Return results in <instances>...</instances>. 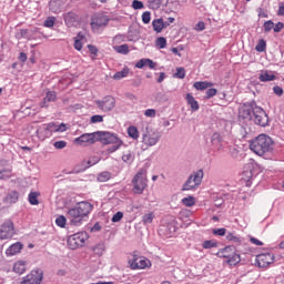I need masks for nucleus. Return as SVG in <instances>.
<instances>
[{"mask_svg": "<svg viewBox=\"0 0 284 284\" xmlns=\"http://www.w3.org/2000/svg\"><path fill=\"white\" fill-rule=\"evenodd\" d=\"M88 50L90 54H93V57L99 54V49L94 44H88Z\"/></svg>", "mask_w": 284, "mask_h": 284, "instance_id": "603ef678", "label": "nucleus"}, {"mask_svg": "<svg viewBox=\"0 0 284 284\" xmlns=\"http://www.w3.org/2000/svg\"><path fill=\"white\" fill-rule=\"evenodd\" d=\"M242 179H244V181H250V179H252V171H244L242 173Z\"/></svg>", "mask_w": 284, "mask_h": 284, "instance_id": "680f3d73", "label": "nucleus"}, {"mask_svg": "<svg viewBox=\"0 0 284 284\" xmlns=\"http://www.w3.org/2000/svg\"><path fill=\"white\" fill-rule=\"evenodd\" d=\"M278 17H284V3H280L278 10H277Z\"/></svg>", "mask_w": 284, "mask_h": 284, "instance_id": "774afa93", "label": "nucleus"}, {"mask_svg": "<svg viewBox=\"0 0 284 284\" xmlns=\"http://www.w3.org/2000/svg\"><path fill=\"white\" fill-rule=\"evenodd\" d=\"M14 236V223L12 220L4 221L0 226V239L6 241Z\"/></svg>", "mask_w": 284, "mask_h": 284, "instance_id": "f8f14e48", "label": "nucleus"}, {"mask_svg": "<svg viewBox=\"0 0 284 284\" xmlns=\"http://www.w3.org/2000/svg\"><path fill=\"white\" fill-rule=\"evenodd\" d=\"M155 45L160 50H163V48H166V45H168V40L164 37H160L156 39Z\"/></svg>", "mask_w": 284, "mask_h": 284, "instance_id": "ea45409f", "label": "nucleus"}, {"mask_svg": "<svg viewBox=\"0 0 284 284\" xmlns=\"http://www.w3.org/2000/svg\"><path fill=\"white\" fill-rule=\"evenodd\" d=\"M274 79H276V75H274L270 71H261V73L258 75V80L262 81L263 83H265L267 81H274Z\"/></svg>", "mask_w": 284, "mask_h": 284, "instance_id": "393cba45", "label": "nucleus"}, {"mask_svg": "<svg viewBox=\"0 0 284 284\" xmlns=\"http://www.w3.org/2000/svg\"><path fill=\"white\" fill-rule=\"evenodd\" d=\"M131 270H145L152 267V262L146 257H140L136 252H133L132 258L129 260Z\"/></svg>", "mask_w": 284, "mask_h": 284, "instance_id": "0eeeda50", "label": "nucleus"}, {"mask_svg": "<svg viewBox=\"0 0 284 284\" xmlns=\"http://www.w3.org/2000/svg\"><path fill=\"white\" fill-rule=\"evenodd\" d=\"M43 281V271L41 268L32 270L27 276L23 277L21 284H41Z\"/></svg>", "mask_w": 284, "mask_h": 284, "instance_id": "4468645a", "label": "nucleus"}, {"mask_svg": "<svg viewBox=\"0 0 284 284\" xmlns=\"http://www.w3.org/2000/svg\"><path fill=\"white\" fill-rule=\"evenodd\" d=\"M154 221V213H146L142 216V223H144V225H148L150 223H152Z\"/></svg>", "mask_w": 284, "mask_h": 284, "instance_id": "a19ab883", "label": "nucleus"}, {"mask_svg": "<svg viewBox=\"0 0 284 284\" xmlns=\"http://www.w3.org/2000/svg\"><path fill=\"white\" fill-rule=\"evenodd\" d=\"M226 241H229L230 243H241V236L239 234H236L235 232H229L226 234Z\"/></svg>", "mask_w": 284, "mask_h": 284, "instance_id": "c756f323", "label": "nucleus"}, {"mask_svg": "<svg viewBox=\"0 0 284 284\" xmlns=\"http://www.w3.org/2000/svg\"><path fill=\"white\" fill-rule=\"evenodd\" d=\"M48 132H65V124H57L54 122L48 123L45 125Z\"/></svg>", "mask_w": 284, "mask_h": 284, "instance_id": "4be33fe9", "label": "nucleus"}, {"mask_svg": "<svg viewBox=\"0 0 284 284\" xmlns=\"http://www.w3.org/2000/svg\"><path fill=\"white\" fill-rule=\"evenodd\" d=\"M21 250H23V244H21V242H18L8 247L6 254L7 256H14V254H19Z\"/></svg>", "mask_w": 284, "mask_h": 284, "instance_id": "412c9836", "label": "nucleus"}, {"mask_svg": "<svg viewBox=\"0 0 284 284\" xmlns=\"http://www.w3.org/2000/svg\"><path fill=\"white\" fill-rule=\"evenodd\" d=\"M253 121L255 125H260L261 128H266L270 123V118L267 116V113H265V110L261 106H255L253 111Z\"/></svg>", "mask_w": 284, "mask_h": 284, "instance_id": "1a4fd4ad", "label": "nucleus"}, {"mask_svg": "<svg viewBox=\"0 0 284 284\" xmlns=\"http://www.w3.org/2000/svg\"><path fill=\"white\" fill-rule=\"evenodd\" d=\"M273 92H274L277 97H283V88H281V87H274V88H273Z\"/></svg>", "mask_w": 284, "mask_h": 284, "instance_id": "0e129e2a", "label": "nucleus"}, {"mask_svg": "<svg viewBox=\"0 0 284 284\" xmlns=\"http://www.w3.org/2000/svg\"><path fill=\"white\" fill-rule=\"evenodd\" d=\"M98 141V131L93 133H84L80 135L79 138L74 139V143L77 145L88 146V145H94Z\"/></svg>", "mask_w": 284, "mask_h": 284, "instance_id": "ddd939ff", "label": "nucleus"}, {"mask_svg": "<svg viewBox=\"0 0 284 284\" xmlns=\"http://www.w3.org/2000/svg\"><path fill=\"white\" fill-rule=\"evenodd\" d=\"M111 145H112V146H110V148L108 149V152H110V153L112 154L113 152H116V150H119V148H121V145H123V144L112 143Z\"/></svg>", "mask_w": 284, "mask_h": 284, "instance_id": "bf43d9fd", "label": "nucleus"}, {"mask_svg": "<svg viewBox=\"0 0 284 284\" xmlns=\"http://www.w3.org/2000/svg\"><path fill=\"white\" fill-rule=\"evenodd\" d=\"M150 21H152V13L150 11L143 12L142 13V23L148 26V23H150Z\"/></svg>", "mask_w": 284, "mask_h": 284, "instance_id": "a18cd8bd", "label": "nucleus"}, {"mask_svg": "<svg viewBox=\"0 0 284 284\" xmlns=\"http://www.w3.org/2000/svg\"><path fill=\"white\" fill-rule=\"evenodd\" d=\"M195 30L196 32H203V30H205V22L203 21L197 22L195 26Z\"/></svg>", "mask_w": 284, "mask_h": 284, "instance_id": "13d9d810", "label": "nucleus"}, {"mask_svg": "<svg viewBox=\"0 0 284 284\" xmlns=\"http://www.w3.org/2000/svg\"><path fill=\"white\" fill-rule=\"evenodd\" d=\"M114 50L119 54H129L130 53V47L128 44H121V45L114 47Z\"/></svg>", "mask_w": 284, "mask_h": 284, "instance_id": "c9c22d12", "label": "nucleus"}, {"mask_svg": "<svg viewBox=\"0 0 284 284\" xmlns=\"http://www.w3.org/2000/svg\"><path fill=\"white\" fill-rule=\"evenodd\" d=\"M214 85V83L212 82H195L193 84V87L195 88V90H207V88H212Z\"/></svg>", "mask_w": 284, "mask_h": 284, "instance_id": "2f4dec72", "label": "nucleus"}, {"mask_svg": "<svg viewBox=\"0 0 284 284\" xmlns=\"http://www.w3.org/2000/svg\"><path fill=\"white\" fill-rule=\"evenodd\" d=\"M123 219V212H116L112 217V223H119Z\"/></svg>", "mask_w": 284, "mask_h": 284, "instance_id": "864d4df0", "label": "nucleus"}, {"mask_svg": "<svg viewBox=\"0 0 284 284\" xmlns=\"http://www.w3.org/2000/svg\"><path fill=\"white\" fill-rule=\"evenodd\" d=\"M83 39H85V36H83L82 32H79L74 38L73 47H74V50H78V52H81V50H83V42H81L83 41Z\"/></svg>", "mask_w": 284, "mask_h": 284, "instance_id": "b1692460", "label": "nucleus"}, {"mask_svg": "<svg viewBox=\"0 0 284 284\" xmlns=\"http://www.w3.org/2000/svg\"><path fill=\"white\" fill-rule=\"evenodd\" d=\"M250 241H251V243H252L253 245L263 246V242H261V241H260L258 239H256V237H251Z\"/></svg>", "mask_w": 284, "mask_h": 284, "instance_id": "69168bd1", "label": "nucleus"}, {"mask_svg": "<svg viewBox=\"0 0 284 284\" xmlns=\"http://www.w3.org/2000/svg\"><path fill=\"white\" fill-rule=\"evenodd\" d=\"M223 139L221 138L220 133H213L211 138V143L215 150H221L223 145L221 144Z\"/></svg>", "mask_w": 284, "mask_h": 284, "instance_id": "5701e85b", "label": "nucleus"}, {"mask_svg": "<svg viewBox=\"0 0 284 284\" xmlns=\"http://www.w3.org/2000/svg\"><path fill=\"white\" fill-rule=\"evenodd\" d=\"M29 203H30V205H39V193L38 192H31L29 194Z\"/></svg>", "mask_w": 284, "mask_h": 284, "instance_id": "4c0bfd02", "label": "nucleus"}, {"mask_svg": "<svg viewBox=\"0 0 284 284\" xmlns=\"http://www.w3.org/2000/svg\"><path fill=\"white\" fill-rule=\"evenodd\" d=\"M256 52H265L267 50V42L264 39L258 40L257 44L255 45Z\"/></svg>", "mask_w": 284, "mask_h": 284, "instance_id": "e433bc0d", "label": "nucleus"}, {"mask_svg": "<svg viewBox=\"0 0 284 284\" xmlns=\"http://www.w3.org/2000/svg\"><path fill=\"white\" fill-rule=\"evenodd\" d=\"M186 101L189 105H191L192 112H196L199 110V101H196L192 94H186Z\"/></svg>", "mask_w": 284, "mask_h": 284, "instance_id": "cd10ccee", "label": "nucleus"}, {"mask_svg": "<svg viewBox=\"0 0 284 284\" xmlns=\"http://www.w3.org/2000/svg\"><path fill=\"white\" fill-rule=\"evenodd\" d=\"M216 89H209L207 91H206V99H212V97H216Z\"/></svg>", "mask_w": 284, "mask_h": 284, "instance_id": "052dcab7", "label": "nucleus"}, {"mask_svg": "<svg viewBox=\"0 0 284 284\" xmlns=\"http://www.w3.org/2000/svg\"><path fill=\"white\" fill-rule=\"evenodd\" d=\"M213 234L214 236H225V234H227V230L225 229H214L213 230Z\"/></svg>", "mask_w": 284, "mask_h": 284, "instance_id": "09e8293b", "label": "nucleus"}, {"mask_svg": "<svg viewBox=\"0 0 284 284\" xmlns=\"http://www.w3.org/2000/svg\"><path fill=\"white\" fill-rule=\"evenodd\" d=\"M95 104L102 112H112L116 106V99L112 95H106L102 100L95 101Z\"/></svg>", "mask_w": 284, "mask_h": 284, "instance_id": "9b49d317", "label": "nucleus"}, {"mask_svg": "<svg viewBox=\"0 0 284 284\" xmlns=\"http://www.w3.org/2000/svg\"><path fill=\"white\" fill-rule=\"evenodd\" d=\"M132 192L133 194H143L145 187H148V172L140 170L132 179Z\"/></svg>", "mask_w": 284, "mask_h": 284, "instance_id": "7ed1b4c3", "label": "nucleus"}, {"mask_svg": "<svg viewBox=\"0 0 284 284\" xmlns=\"http://www.w3.org/2000/svg\"><path fill=\"white\" fill-rule=\"evenodd\" d=\"M203 250H212V247H219L216 240H206L202 244Z\"/></svg>", "mask_w": 284, "mask_h": 284, "instance_id": "72a5a7b5", "label": "nucleus"}, {"mask_svg": "<svg viewBox=\"0 0 284 284\" xmlns=\"http://www.w3.org/2000/svg\"><path fill=\"white\" fill-rule=\"evenodd\" d=\"M108 23H110V17L103 13H95L91 18V23H90L91 30L92 32H99L100 30L108 28Z\"/></svg>", "mask_w": 284, "mask_h": 284, "instance_id": "423d86ee", "label": "nucleus"}, {"mask_svg": "<svg viewBox=\"0 0 284 284\" xmlns=\"http://www.w3.org/2000/svg\"><path fill=\"white\" fill-rule=\"evenodd\" d=\"M162 4H163V0H149L148 1V8L150 10H159Z\"/></svg>", "mask_w": 284, "mask_h": 284, "instance_id": "473e14b6", "label": "nucleus"}, {"mask_svg": "<svg viewBox=\"0 0 284 284\" xmlns=\"http://www.w3.org/2000/svg\"><path fill=\"white\" fill-rule=\"evenodd\" d=\"M146 65H148L151 70H154V68H156V62H153L151 59H146Z\"/></svg>", "mask_w": 284, "mask_h": 284, "instance_id": "338daca9", "label": "nucleus"}, {"mask_svg": "<svg viewBox=\"0 0 284 284\" xmlns=\"http://www.w3.org/2000/svg\"><path fill=\"white\" fill-rule=\"evenodd\" d=\"M144 116H149L150 119H154V116H156V110L154 109H148L144 112Z\"/></svg>", "mask_w": 284, "mask_h": 284, "instance_id": "5fc2aeb1", "label": "nucleus"}, {"mask_svg": "<svg viewBox=\"0 0 284 284\" xmlns=\"http://www.w3.org/2000/svg\"><path fill=\"white\" fill-rule=\"evenodd\" d=\"M26 262H16L13 265V272H16V274H26Z\"/></svg>", "mask_w": 284, "mask_h": 284, "instance_id": "bb28decb", "label": "nucleus"}, {"mask_svg": "<svg viewBox=\"0 0 284 284\" xmlns=\"http://www.w3.org/2000/svg\"><path fill=\"white\" fill-rule=\"evenodd\" d=\"M131 8H133V10H143V8H145V4H143V1L141 0H133Z\"/></svg>", "mask_w": 284, "mask_h": 284, "instance_id": "c03bdc74", "label": "nucleus"}, {"mask_svg": "<svg viewBox=\"0 0 284 284\" xmlns=\"http://www.w3.org/2000/svg\"><path fill=\"white\" fill-rule=\"evenodd\" d=\"M255 106L256 104H244L239 112L240 119H243L244 121H253Z\"/></svg>", "mask_w": 284, "mask_h": 284, "instance_id": "dca6fc26", "label": "nucleus"}, {"mask_svg": "<svg viewBox=\"0 0 284 284\" xmlns=\"http://www.w3.org/2000/svg\"><path fill=\"white\" fill-rule=\"evenodd\" d=\"M274 30V22L272 20L264 22V32H272Z\"/></svg>", "mask_w": 284, "mask_h": 284, "instance_id": "de8ad7c7", "label": "nucleus"}, {"mask_svg": "<svg viewBox=\"0 0 284 284\" xmlns=\"http://www.w3.org/2000/svg\"><path fill=\"white\" fill-rule=\"evenodd\" d=\"M57 21V18L54 17H49L44 21V28H54V22Z\"/></svg>", "mask_w": 284, "mask_h": 284, "instance_id": "49530a36", "label": "nucleus"}, {"mask_svg": "<svg viewBox=\"0 0 284 284\" xmlns=\"http://www.w3.org/2000/svg\"><path fill=\"white\" fill-rule=\"evenodd\" d=\"M275 258L274 253H261L256 256V263L260 267H270Z\"/></svg>", "mask_w": 284, "mask_h": 284, "instance_id": "2eb2a0df", "label": "nucleus"}, {"mask_svg": "<svg viewBox=\"0 0 284 284\" xmlns=\"http://www.w3.org/2000/svg\"><path fill=\"white\" fill-rule=\"evenodd\" d=\"M99 181L105 182V181H110V174L108 172H103L99 175Z\"/></svg>", "mask_w": 284, "mask_h": 284, "instance_id": "4d7b16f0", "label": "nucleus"}, {"mask_svg": "<svg viewBox=\"0 0 284 284\" xmlns=\"http://www.w3.org/2000/svg\"><path fill=\"white\" fill-rule=\"evenodd\" d=\"M128 134L131 139H139V129L136 126H129L128 128Z\"/></svg>", "mask_w": 284, "mask_h": 284, "instance_id": "58836bf2", "label": "nucleus"}, {"mask_svg": "<svg viewBox=\"0 0 284 284\" xmlns=\"http://www.w3.org/2000/svg\"><path fill=\"white\" fill-rule=\"evenodd\" d=\"M52 101H57V92L49 91L40 103V108H48V103H51Z\"/></svg>", "mask_w": 284, "mask_h": 284, "instance_id": "aec40b11", "label": "nucleus"}, {"mask_svg": "<svg viewBox=\"0 0 284 284\" xmlns=\"http://www.w3.org/2000/svg\"><path fill=\"white\" fill-rule=\"evenodd\" d=\"M128 74H130V69L124 68L122 71L115 72L113 75V79H114V81H121V79H125V77H128Z\"/></svg>", "mask_w": 284, "mask_h": 284, "instance_id": "c85d7f7f", "label": "nucleus"}, {"mask_svg": "<svg viewBox=\"0 0 284 284\" xmlns=\"http://www.w3.org/2000/svg\"><path fill=\"white\" fill-rule=\"evenodd\" d=\"M219 258H226L227 265H239L241 263V255L236 253L234 246H226L217 252Z\"/></svg>", "mask_w": 284, "mask_h": 284, "instance_id": "20e7f679", "label": "nucleus"}, {"mask_svg": "<svg viewBox=\"0 0 284 284\" xmlns=\"http://www.w3.org/2000/svg\"><path fill=\"white\" fill-rule=\"evenodd\" d=\"M274 141L267 134H260L253 141L250 142V150L257 154V156H263L267 152H272V146Z\"/></svg>", "mask_w": 284, "mask_h": 284, "instance_id": "f03ea898", "label": "nucleus"}, {"mask_svg": "<svg viewBox=\"0 0 284 284\" xmlns=\"http://www.w3.org/2000/svg\"><path fill=\"white\" fill-rule=\"evenodd\" d=\"M65 145H68L67 141H57L53 143V146L55 148V150H63Z\"/></svg>", "mask_w": 284, "mask_h": 284, "instance_id": "8fccbe9b", "label": "nucleus"}, {"mask_svg": "<svg viewBox=\"0 0 284 284\" xmlns=\"http://www.w3.org/2000/svg\"><path fill=\"white\" fill-rule=\"evenodd\" d=\"M175 79H185V68H176V72L173 74Z\"/></svg>", "mask_w": 284, "mask_h": 284, "instance_id": "37998d69", "label": "nucleus"}, {"mask_svg": "<svg viewBox=\"0 0 284 284\" xmlns=\"http://www.w3.org/2000/svg\"><path fill=\"white\" fill-rule=\"evenodd\" d=\"M145 65H148V59H141L135 63V68H138L139 70H143Z\"/></svg>", "mask_w": 284, "mask_h": 284, "instance_id": "3c124183", "label": "nucleus"}, {"mask_svg": "<svg viewBox=\"0 0 284 284\" xmlns=\"http://www.w3.org/2000/svg\"><path fill=\"white\" fill-rule=\"evenodd\" d=\"M202 181H203V170H199L187 179V181L183 185V190H186V191L196 190V187L201 185Z\"/></svg>", "mask_w": 284, "mask_h": 284, "instance_id": "9d476101", "label": "nucleus"}, {"mask_svg": "<svg viewBox=\"0 0 284 284\" xmlns=\"http://www.w3.org/2000/svg\"><path fill=\"white\" fill-rule=\"evenodd\" d=\"M152 26H153V30L154 32H156L158 34L163 32L164 28H168V26H170V23H165L163 21V18H159L152 21Z\"/></svg>", "mask_w": 284, "mask_h": 284, "instance_id": "a211bd4d", "label": "nucleus"}, {"mask_svg": "<svg viewBox=\"0 0 284 284\" xmlns=\"http://www.w3.org/2000/svg\"><path fill=\"white\" fill-rule=\"evenodd\" d=\"M182 203L185 205V207H194V205H196V199L189 195L187 197L182 199Z\"/></svg>", "mask_w": 284, "mask_h": 284, "instance_id": "7c9ffc66", "label": "nucleus"}, {"mask_svg": "<svg viewBox=\"0 0 284 284\" xmlns=\"http://www.w3.org/2000/svg\"><path fill=\"white\" fill-rule=\"evenodd\" d=\"M101 161V156L99 155H91L88 161H83L82 164L84 165V169L88 170V168H92V165H97Z\"/></svg>", "mask_w": 284, "mask_h": 284, "instance_id": "a878e982", "label": "nucleus"}, {"mask_svg": "<svg viewBox=\"0 0 284 284\" xmlns=\"http://www.w3.org/2000/svg\"><path fill=\"white\" fill-rule=\"evenodd\" d=\"M122 161L124 163H134V154H132V151H125L123 154H122Z\"/></svg>", "mask_w": 284, "mask_h": 284, "instance_id": "f704fd0d", "label": "nucleus"}, {"mask_svg": "<svg viewBox=\"0 0 284 284\" xmlns=\"http://www.w3.org/2000/svg\"><path fill=\"white\" fill-rule=\"evenodd\" d=\"M284 28V23L283 22H277L274 27L273 30L274 32H281V30H283Z\"/></svg>", "mask_w": 284, "mask_h": 284, "instance_id": "e2e57ef3", "label": "nucleus"}, {"mask_svg": "<svg viewBox=\"0 0 284 284\" xmlns=\"http://www.w3.org/2000/svg\"><path fill=\"white\" fill-rule=\"evenodd\" d=\"M67 224H68V219H65L63 215H59L55 219V225H58V227H65Z\"/></svg>", "mask_w": 284, "mask_h": 284, "instance_id": "79ce46f5", "label": "nucleus"}, {"mask_svg": "<svg viewBox=\"0 0 284 284\" xmlns=\"http://www.w3.org/2000/svg\"><path fill=\"white\" fill-rule=\"evenodd\" d=\"M91 123H103V115L91 116Z\"/></svg>", "mask_w": 284, "mask_h": 284, "instance_id": "6e6d98bb", "label": "nucleus"}, {"mask_svg": "<svg viewBox=\"0 0 284 284\" xmlns=\"http://www.w3.org/2000/svg\"><path fill=\"white\" fill-rule=\"evenodd\" d=\"M64 23L68 28H72L77 23V13L70 11L63 14Z\"/></svg>", "mask_w": 284, "mask_h": 284, "instance_id": "6ab92c4d", "label": "nucleus"}, {"mask_svg": "<svg viewBox=\"0 0 284 284\" xmlns=\"http://www.w3.org/2000/svg\"><path fill=\"white\" fill-rule=\"evenodd\" d=\"M98 141L103 145H112V143L123 145V140L119 139L115 134L105 131H98Z\"/></svg>", "mask_w": 284, "mask_h": 284, "instance_id": "6e6552de", "label": "nucleus"}, {"mask_svg": "<svg viewBox=\"0 0 284 284\" xmlns=\"http://www.w3.org/2000/svg\"><path fill=\"white\" fill-rule=\"evenodd\" d=\"M159 139H161V134L156 132H148L143 135V143L150 146L156 145V143H159Z\"/></svg>", "mask_w": 284, "mask_h": 284, "instance_id": "f3484780", "label": "nucleus"}, {"mask_svg": "<svg viewBox=\"0 0 284 284\" xmlns=\"http://www.w3.org/2000/svg\"><path fill=\"white\" fill-rule=\"evenodd\" d=\"M85 241H88V233L79 232L70 235L67 240V243L70 250H79V247H83V245H85Z\"/></svg>", "mask_w": 284, "mask_h": 284, "instance_id": "39448f33", "label": "nucleus"}, {"mask_svg": "<svg viewBox=\"0 0 284 284\" xmlns=\"http://www.w3.org/2000/svg\"><path fill=\"white\" fill-rule=\"evenodd\" d=\"M94 210V205L88 201H82L77 203L73 207L69 209L67 212V216L71 223V225H81L88 216H90L91 212Z\"/></svg>", "mask_w": 284, "mask_h": 284, "instance_id": "f257e3e1", "label": "nucleus"}]
</instances>
